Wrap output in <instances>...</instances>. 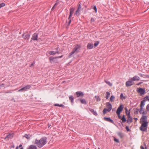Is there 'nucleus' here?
<instances>
[{"label": "nucleus", "mask_w": 149, "mask_h": 149, "mask_svg": "<svg viewBox=\"0 0 149 149\" xmlns=\"http://www.w3.org/2000/svg\"><path fill=\"white\" fill-rule=\"evenodd\" d=\"M24 137L27 139H29L31 137V135L29 134H25Z\"/></svg>", "instance_id": "nucleus-26"}, {"label": "nucleus", "mask_w": 149, "mask_h": 149, "mask_svg": "<svg viewBox=\"0 0 149 149\" xmlns=\"http://www.w3.org/2000/svg\"><path fill=\"white\" fill-rule=\"evenodd\" d=\"M131 79L132 81H138L139 80L140 78L139 77L135 75Z\"/></svg>", "instance_id": "nucleus-14"}, {"label": "nucleus", "mask_w": 149, "mask_h": 149, "mask_svg": "<svg viewBox=\"0 0 149 149\" xmlns=\"http://www.w3.org/2000/svg\"><path fill=\"white\" fill-rule=\"evenodd\" d=\"M121 119L123 123L125 122L126 120L125 118L124 115L123 116V117L121 118Z\"/></svg>", "instance_id": "nucleus-30"}, {"label": "nucleus", "mask_w": 149, "mask_h": 149, "mask_svg": "<svg viewBox=\"0 0 149 149\" xmlns=\"http://www.w3.org/2000/svg\"><path fill=\"white\" fill-rule=\"evenodd\" d=\"M56 53L59 54V52L58 51H56L55 52L53 51H51L49 52V54L50 55H54Z\"/></svg>", "instance_id": "nucleus-21"}, {"label": "nucleus", "mask_w": 149, "mask_h": 149, "mask_svg": "<svg viewBox=\"0 0 149 149\" xmlns=\"http://www.w3.org/2000/svg\"><path fill=\"white\" fill-rule=\"evenodd\" d=\"M69 100L71 101V103H73V100L74 99L73 96L72 95L70 96L69 97Z\"/></svg>", "instance_id": "nucleus-25"}, {"label": "nucleus", "mask_w": 149, "mask_h": 149, "mask_svg": "<svg viewBox=\"0 0 149 149\" xmlns=\"http://www.w3.org/2000/svg\"><path fill=\"white\" fill-rule=\"evenodd\" d=\"M146 113H147L144 111H143L142 112V113H140V114H143V115H146Z\"/></svg>", "instance_id": "nucleus-49"}, {"label": "nucleus", "mask_w": 149, "mask_h": 149, "mask_svg": "<svg viewBox=\"0 0 149 149\" xmlns=\"http://www.w3.org/2000/svg\"><path fill=\"white\" fill-rule=\"evenodd\" d=\"M78 8L81 9V5H80V4L79 5V7H78Z\"/></svg>", "instance_id": "nucleus-54"}, {"label": "nucleus", "mask_w": 149, "mask_h": 149, "mask_svg": "<svg viewBox=\"0 0 149 149\" xmlns=\"http://www.w3.org/2000/svg\"><path fill=\"white\" fill-rule=\"evenodd\" d=\"M104 120L109 122L112 123L114 124V122L113 120L111 119L110 118L104 117Z\"/></svg>", "instance_id": "nucleus-11"}, {"label": "nucleus", "mask_w": 149, "mask_h": 149, "mask_svg": "<svg viewBox=\"0 0 149 149\" xmlns=\"http://www.w3.org/2000/svg\"><path fill=\"white\" fill-rule=\"evenodd\" d=\"M22 146V145L21 144H20L19 146V147H21Z\"/></svg>", "instance_id": "nucleus-60"}, {"label": "nucleus", "mask_w": 149, "mask_h": 149, "mask_svg": "<svg viewBox=\"0 0 149 149\" xmlns=\"http://www.w3.org/2000/svg\"><path fill=\"white\" fill-rule=\"evenodd\" d=\"M107 107L108 108L109 111H111L112 108V106L110 102H108L106 103Z\"/></svg>", "instance_id": "nucleus-13"}, {"label": "nucleus", "mask_w": 149, "mask_h": 149, "mask_svg": "<svg viewBox=\"0 0 149 149\" xmlns=\"http://www.w3.org/2000/svg\"><path fill=\"white\" fill-rule=\"evenodd\" d=\"M13 134H9L7 135L5 137L4 139H11L13 137Z\"/></svg>", "instance_id": "nucleus-15"}, {"label": "nucleus", "mask_w": 149, "mask_h": 149, "mask_svg": "<svg viewBox=\"0 0 149 149\" xmlns=\"http://www.w3.org/2000/svg\"><path fill=\"white\" fill-rule=\"evenodd\" d=\"M118 135L120 137V138H122L124 136V134L123 133H121V132H118L117 133Z\"/></svg>", "instance_id": "nucleus-22"}, {"label": "nucleus", "mask_w": 149, "mask_h": 149, "mask_svg": "<svg viewBox=\"0 0 149 149\" xmlns=\"http://www.w3.org/2000/svg\"><path fill=\"white\" fill-rule=\"evenodd\" d=\"M76 94L77 95V97H83L84 94L81 91H77L76 93Z\"/></svg>", "instance_id": "nucleus-12"}, {"label": "nucleus", "mask_w": 149, "mask_h": 149, "mask_svg": "<svg viewBox=\"0 0 149 149\" xmlns=\"http://www.w3.org/2000/svg\"><path fill=\"white\" fill-rule=\"evenodd\" d=\"M47 143V138L43 137L40 140L36 139L34 143L39 148H41L43 146Z\"/></svg>", "instance_id": "nucleus-1"}, {"label": "nucleus", "mask_w": 149, "mask_h": 149, "mask_svg": "<svg viewBox=\"0 0 149 149\" xmlns=\"http://www.w3.org/2000/svg\"><path fill=\"white\" fill-rule=\"evenodd\" d=\"M38 38V34L37 33H34L32 36V37L31 38V40H37V38Z\"/></svg>", "instance_id": "nucleus-10"}, {"label": "nucleus", "mask_w": 149, "mask_h": 149, "mask_svg": "<svg viewBox=\"0 0 149 149\" xmlns=\"http://www.w3.org/2000/svg\"><path fill=\"white\" fill-rule=\"evenodd\" d=\"M140 148L141 149H145L144 147L142 146H141Z\"/></svg>", "instance_id": "nucleus-53"}, {"label": "nucleus", "mask_w": 149, "mask_h": 149, "mask_svg": "<svg viewBox=\"0 0 149 149\" xmlns=\"http://www.w3.org/2000/svg\"><path fill=\"white\" fill-rule=\"evenodd\" d=\"M134 82L131 79H129L128 81L126 82L125 85L127 87H129L133 85L134 84Z\"/></svg>", "instance_id": "nucleus-6"}, {"label": "nucleus", "mask_w": 149, "mask_h": 149, "mask_svg": "<svg viewBox=\"0 0 149 149\" xmlns=\"http://www.w3.org/2000/svg\"><path fill=\"white\" fill-rule=\"evenodd\" d=\"M63 56L62 55L61 56H58V57H57L56 58H61Z\"/></svg>", "instance_id": "nucleus-59"}, {"label": "nucleus", "mask_w": 149, "mask_h": 149, "mask_svg": "<svg viewBox=\"0 0 149 149\" xmlns=\"http://www.w3.org/2000/svg\"><path fill=\"white\" fill-rule=\"evenodd\" d=\"M110 95V93L107 92H106V98L107 99H108Z\"/></svg>", "instance_id": "nucleus-28"}, {"label": "nucleus", "mask_w": 149, "mask_h": 149, "mask_svg": "<svg viewBox=\"0 0 149 149\" xmlns=\"http://www.w3.org/2000/svg\"><path fill=\"white\" fill-rule=\"evenodd\" d=\"M35 61H34V62H33V63H32L30 66V67H31L32 66H33L34 65V64H35Z\"/></svg>", "instance_id": "nucleus-50"}, {"label": "nucleus", "mask_w": 149, "mask_h": 149, "mask_svg": "<svg viewBox=\"0 0 149 149\" xmlns=\"http://www.w3.org/2000/svg\"><path fill=\"white\" fill-rule=\"evenodd\" d=\"M20 149H24L23 148H20Z\"/></svg>", "instance_id": "nucleus-63"}, {"label": "nucleus", "mask_w": 149, "mask_h": 149, "mask_svg": "<svg viewBox=\"0 0 149 149\" xmlns=\"http://www.w3.org/2000/svg\"><path fill=\"white\" fill-rule=\"evenodd\" d=\"M145 148H146V145L145 144Z\"/></svg>", "instance_id": "nucleus-62"}, {"label": "nucleus", "mask_w": 149, "mask_h": 149, "mask_svg": "<svg viewBox=\"0 0 149 149\" xmlns=\"http://www.w3.org/2000/svg\"><path fill=\"white\" fill-rule=\"evenodd\" d=\"M95 97L96 99V100L97 102H99L100 101L101 99L99 96H95Z\"/></svg>", "instance_id": "nucleus-29"}, {"label": "nucleus", "mask_w": 149, "mask_h": 149, "mask_svg": "<svg viewBox=\"0 0 149 149\" xmlns=\"http://www.w3.org/2000/svg\"><path fill=\"white\" fill-rule=\"evenodd\" d=\"M80 10H81V9L78 8V9L77 10V12H78V11H80Z\"/></svg>", "instance_id": "nucleus-56"}, {"label": "nucleus", "mask_w": 149, "mask_h": 149, "mask_svg": "<svg viewBox=\"0 0 149 149\" xmlns=\"http://www.w3.org/2000/svg\"><path fill=\"white\" fill-rule=\"evenodd\" d=\"M31 85H29L26 86L24 87V89H25V91H26L28 89H30L31 88Z\"/></svg>", "instance_id": "nucleus-23"}, {"label": "nucleus", "mask_w": 149, "mask_h": 149, "mask_svg": "<svg viewBox=\"0 0 149 149\" xmlns=\"http://www.w3.org/2000/svg\"><path fill=\"white\" fill-rule=\"evenodd\" d=\"M130 110H129L130 111L128 112L127 116L128 117V119H127V123L129 124H130L132 122V119L131 117L130 116Z\"/></svg>", "instance_id": "nucleus-7"}, {"label": "nucleus", "mask_w": 149, "mask_h": 149, "mask_svg": "<svg viewBox=\"0 0 149 149\" xmlns=\"http://www.w3.org/2000/svg\"><path fill=\"white\" fill-rule=\"evenodd\" d=\"M30 36V34L29 33H23L22 35V37L24 39H28Z\"/></svg>", "instance_id": "nucleus-9"}, {"label": "nucleus", "mask_w": 149, "mask_h": 149, "mask_svg": "<svg viewBox=\"0 0 149 149\" xmlns=\"http://www.w3.org/2000/svg\"><path fill=\"white\" fill-rule=\"evenodd\" d=\"M139 109L137 108L136 109L134 112V114H137L138 113L139 111Z\"/></svg>", "instance_id": "nucleus-31"}, {"label": "nucleus", "mask_w": 149, "mask_h": 149, "mask_svg": "<svg viewBox=\"0 0 149 149\" xmlns=\"http://www.w3.org/2000/svg\"><path fill=\"white\" fill-rule=\"evenodd\" d=\"M18 147H19V146H17L16 147V149H18Z\"/></svg>", "instance_id": "nucleus-61"}, {"label": "nucleus", "mask_w": 149, "mask_h": 149, "mask_svg": "<svg viewBox=\"0 0 149 149\" xmlns=\"http://www.w3.org/2000/svg\"><path fill=\"white\" fill-rule=\"evenodd\" d=\"M146 100L144 99V100H142L141 102V104H140V107H143L144 106L145 104V103L146 102Z\"/></svg>", "instance_id": "nucleus-17"}, {"label": "nucleus", "mask_w": 149, "mask_h": 149, "mask_svg": "<svg viewBox=\"0 0 149 149\" xmlns=\"http://www.w3.org/2000/svg\"><path fill=\"white\" fill-rule=\"evenodd\" d=\"M120 99L121 100H123L125 99V97L123 96V94L122 93H121L120 95Z\"/></svg>", "instance_id": "nucleus-35"}, {"label": "nucleus", "mask_w": 149, "mask_h": 149, "mask_svg": "<svg viewBox=\"0 0 149 149\" xmlns=\"http://www.w3.org/2000/svg\"><path fill=\"white\" fill-rule=\"evenodd\" d=\"M108 110V109L106 108L104 109L103 111V113L104 114H105L107 112H109L110 111H109Z\"/></svg>", "instance_id": "nucleus-27"}, {"label": "nucleus", "mask_w": 149, "mask_h": 149, "mask_svg": "<svg viewBox=\"0 0 149 149\" xmlns=\"http://www.w3.org/2000/svg\"><path fill=\"white\" fill-rule=\"evenodd\" d=\"M115 99V97L114 95H112L111 96L110 99V101L111 102L114 101V100Z\"/></svg>", "instance_id": "nucleus-24"}, {"label": "nucleus", "mask_w": 149, "mask_h": 149, "mask_svg": "<svg viewBox=\"0 0 149 149\" xmlns=\"http://www.w3.org/2000/svg\"><path fill=\"white\" fill-rule=\"evenodd\" d=\"M11 92L10 91H8L7 92H6L5 93H11Z\"/></svg>", "instance_id": "nucleus-57"}, {"label": "nucleus", "mask_w": 149, "mask_h": 149, "mask_svg": "<svg viewBox=\"0 0 149 149\" xmlns=\"http://www.w3.org/2000/svg\"><path fill=\"white\" fill-rule=\"evenodd\" d=\"M104 81L107 84H108L109 86H112V84L109 81H107L106 80H105Z\"/></svg>", "instance_id": "nucleus-32"}, {"label": "nucleus", "mask_w": 149, "mask_h": 149, "mask_svg": "<svg viewBox=\"0 0 149 149\" xmlns=\"http://www.w3.org/2000/svg\"><path fill=\"white\" fill-rule=\"evenodd\" d=\"M74 10V8H71L70 9V14L68 19V26L71 23V20L70 19V17L72 16Z\"/></svg>", "instance_id": "nucleus-4"}, {"label": "nucleus", "mask_w": 149, "mask_h": 149, "mask_svg": "<svg viewBox=\"0 0 149 149\" xmlns=\"http://www.w3.org/2000/svg\"><path fill=\"white\" fill-rule=\"evenodd\" d=\"M93 45L91 44L90 43H89L87 46V48L91 49L93 48Z\"/></svg>", "instance_id": "nucleus-16"}, {"label": "nucleus", "mask_w": 149, "mask_h": 149, "mask_svg": "<svg viewBox=\"0 0 149 149\" xmlns=\"http://www.w3.org/2000/svg\"><path fill=\"white\" fill-rule=\"evenodd\" d=\"M80 46L79 45H75L72 51L70 53L69 56V57H71V56L74 53H78L79 50L80 49Z\"/></svg>", "instance_id": "nucleus-3"}, {"label": "nucleus", "mask_w": 149, "mask_h": 149, "mask_svg": "<svg viewBox=\"0 0 149 149\" xmlns=\"http://www.w3.org/2000/svg\"><path fill=\"white\" fill-rule=\"evenodd\" d=\"M22 91H25V89H24V87L18 91L19 92Z\"/></svg>", "instance_id": "nucleus-39"}, {"label": "nucleus", "mask_w": 149, "mask_h": 149, "mask_svg": "<svg viewBox=\"0 0 149 149\" xmlns=\"http://www.w3.org/2000/svg\"><path fill=\"white\" fill-rule=\"evenodd\" d=\"M54 106H58V107H64V106L62 104H54Z\"/></svg>", "instance_id": "nucleus-33"}, {"label": "nucleus", "mask_w": 149, "mask_h": 149, "mask_svg": "<svg viewBox=\"0 0 149 149\" xmlns=\"http://www.w3.org/2000/svg\"><path fill=\"white\" fill-rule=\"evenodd\" d=\"M91 21L92 22H94L95 21L94 19L93 18H92L91 19Z\"/></svg>", "instance_id": "nucleus-51"}, {"label": "nucleus", "mask_w": 149, "mask_h": 149, "mask_svg": "<svg viewBox=\"0 0 149 149\" xmlns=\"http://www.w3.org/2000/svg\"><path fill=\"white\" fill-rule=\"evenodd\" d=\"M139 76H141V77H143V76L142 74L141 73H139Z\"/></svg>", "instance_id": "nucleus-55"}, {"label": "nucleus", "mask_w": 149, "mask_h": 149, "mask_svg": "<svg viewBox=\"0 0 149 149\" xmlns=\"http://www.w3.org/2000/svg\"><path fill=\"white\" fill-rule=\"evenodd\" d=\"M79 12H80L79 11H78L77 12V10L76 11L75 14L76 15L78 16L79 15Z\"/></svg>", "instance_id": "nucleus-47"}, {"label": "nucleus", "mask_w": 149, "mask_h": 149, "mask_svg": "<svg viewBox=\"0 0 149 149\" xmlns=\"http://www.w3.org/2000/svg\"><path fill=\"white\" fill-rule=\"evenodd\" d=\"M125 128L127 131H130V130L129 128V127L128 126H126L125 127Z\"/></svg>", "instance_id": "nucleus-45"}, {"label": "nucleus", "mask_w": 149, "mask_h": 149, "mask_svg": "<svg viewBox=\"0 0 149 149\" xmlns=\"http://www.w3.org/2000/svg\"><path fill=\"white\" fill-rule=\"evenodd\" d=\"M119 118L121 119V116H120V115H118Z\"/></svg>", "instance_id": "nucleus-58"}, {"label": "nucleus", "mask_w": 149, "mask_h": 149, "mask_svg": "<svg viewBox=\"0 0 149 149\" xmlns=\"http://www.w3.org/2000/svg\"><path fill=\"white\" fill-rule=\"evenodd\" d=\"M146 110L147 111H149V104H148L146 106Z\"/></svg>", "instance_id": "nucleus-42"}, {"label": "nucleus", "mask_w": 149, "mask_h": 149, "mask_svg": "<svg viewBox=\"0 0 149 149\" xmlns=\"http://www.w3.org/2000/svg\"><path fill=\"white\" fill-rule=\"evenodd\" d=\"M5 3H0V8H1L5 6Z\"/></svg>", "instance_id": "nucleus-38"}, {"label": "nucleus", "mask_w": 149, "mask_h": 149, "mask_svg": "<svg viewBox=\"0 0 149 149\" xmlns=\"http://www.w3.org/2000/svg\"><path fill=\"white\" fill-rule=\"evenodd\" d=\"M123 107H122V105H120L118 107L117 110L116 112L117 114L120 115V112L123 111Z\"/></svg>", "instance_id": "nucleus-8"}, {"label": "nucleus", "mask_w": 149, "mask_h": 149, "mask_svg": "<svg viewBox=\"0 0 149 149\" xmlns=\"http://www.w3.org/2000/svg\"><path fill=\"white\" fill-rule=\"evenodd\" d=\"M144 98H146V100L149 101V96H147Z\"/></svg>", "instance_id": "nucleus-48"}, {"label": "nucleus", "mask_w": 149, "mask_h": 149, "mask_svg": "<svg viewBox=\"0 0 149 149\" xmlns=\"http://www.w3.org/2000/svg\"><path fill=\"white\" fill-rule=\"evenodd\" d=\"M114 140L116 142H117V143L119 142V141L118 139H116V138H114Z\"/></svg>", "instance_id": "nucleus-44"}, {"label": "nucleus", "mask_w": 149, "mask_h": 149, "mask_svg": "<svg viewBox=\"0 0 149 149\" xmlns=\"http://www.w3.org/2000/svg\"><path fill=\"white\" fill-rule=\"evenodd\" d=\"M57 5V3H56L54 5V6L52 8V10H54V9H55V6H56Z\"/></svg>", "instance_id": "nucleus-43"}, {"label": "nucleus", "mask_w": 149, "mask_h": 149, "mask_svg": "<svg viewBox=\"0 0 149 149\" xmlns=\"http://www.w3.org/2000/svg\"><path fill=\"white\" fill-rule=\"evenodd\" d=\"M143 107H140V110H139V113H142V112L143 111Z\"/></svg>", "instance_id": "nucleus-41"}, {"label": "nucleus", "mask_w": 149, "mask_h": 149, "mask_svg": "<svg viewBox=\"0 0 149 149\" xmlns=\"http://www.w3.org/2000/svg\"><path fill=\"white\" fill-rule=\"evenodd\" d=\"M125 110L126 111H125L126 113L127 114V113H127V108H125Z\"/></svg>", "instance_id": "nucleus-52"}, {"label": "nucleus", "mask_w": 149, "mask_h": 149, "mask_svg": "<svg viewBox=\"0 0 149 149\" xmlns=\"http://www.w3.org/2000/svg\"><path fill=\"white\" fill-rule=\"evenodd\" d=\"M148 122L145 120H142V124L140 127V130L142 131H145L147 130Z\"/></svg>", "instance_id": "nucleus-2"}, {"label": "nucleus", "mask_w": 149, "mask_h": 149, "mask_svg": "<svg viewBox=\"0 0 149 149\" xmlns=\"http://www.w3.org/2000/svg\"><path fill=\"white\" fill-rule=\"evenodd\" d=\"M78 100H79L80 101L81 103L82 104H86V102L85 100L84 99H78Z\"/></svg>", "instance_id": "nucleus-18"}, {"label": "nucleus", "mask_w": 149, "mask_h": 149, "mask_svg": "<svg viewBox=\"0 0 149 149\" xmlns=\"http://www.w3.org/2000/svg\"><path fill=\"white\" fill-rule=\"evenodd\" d=\"M99 41H96L95 42V43L94 44L95 47H96L97 46V45H98V44H99Z\"/></svg>", "instance_id": "nucleus-36"}, {"label": "nucleus", "mask_w": 149, "mask_h": 149, "mask_svg": "<svg viewBox=\"0 0 149 149\" xmlns=\"http://www.w3.org/2000/svg\"><path fill=\"white\" fill-rule=\"evenodd\" d=\"M55 58L54 57H50L49 58V60L51 63H52Z\"/></svg>", "instance_id": "nucleus-37"}, {"label": "nucleus", "mask_w": 149, "mask_h": 149, "mask_svg": "<svg viewBox=\"0 0 149 149\" xmlns=\"http://www.w3.org/2000/svg\"><path fill=\"white\" fill-rule=\"evenodd\" d=\"M4 84H0V89L1 88H2L4 87Z\"/></svg>", "instance_id": "nucleus-46"}, {"label": "nucleus", "mask_w": 149, "mask_h": 149, "mask_svg": "<svg viewBox=\"0 0 149 149\" xmlns=\"http://www.w3.org/2000/svg\"><path fill=\"white\" fill-rule=\"evenodd\" d=\"M27 149H37V148L36 146L31 145Z\"/></svg>", "instance_id": "nucleus-20"}, {"label": "nucleus", "mask_w": 149, "mask_h": 149, "mask_svg": "<svg viewBox=\"0 0 149 149\" xmlns=\"http://www.w3.org/2000/svg\"><path fill=\"white\" fill-rule=\"evenodd\" d=\"M135 119H136H136H137V118H135Z\"/></svg>", "instance_id": "nucleus-64"}, {"label": "nucleus", "mask_w": 149, "mask_h": 149, "mask_svg": "<svg viewBox=\"0 0 149 149\" xmlns=\"http://www.w3.org/2000/svg\"><path fill=\"white\" fill-rule=\"evenodd\" d=\"M147 118V116H143L141 118V119H142V120H146V121Z\"/></svg>", "instance_id": "nucleus-34"}, {"label": "nucleus", "mask_w": 149, "mask_h": 149, "mask_svg": "<svg viewBox=\"0 0 149 149\" xmlns=\"http://www.w3.org/2000/svg\"><path fill=\"white\" fill-rule=\"evenodd\" d=\"M93 8L95 10V12L96 13L97 12V8L95 6H94L93 7Z\"/></svg>", "instance_id": "nucleus-40"}, {"label": "nucleus", "mask_w": 149, "mask_h": 149, "mask_svg": "<svg viewBox=\"0 0 149 149\" xmlns=\"http://www.w3.org/2000/svg\"><path fill=\"white\" fill-rule=\"evenodd\" d=\"M137 92L140 93V95L142 96L146 93L145 89L138 88L136 89Z\"/></svg>", "instance_id": "nucleus-5"}, {"label": "nucleus", "mask_w": 149, "mask_h": 149, "mask_svg": "<svg viewBox=\"0 0 149 149\" xmlns=\"http://www.w3.org/2000/svg\"><path fill=\"white\" fill-rule=\"evenodd\" d=\"M89 109L90 111L92 113H93L95 116H97V112L96 111H95L94 110L91 109L89 108Z\"/></svg>", "instance_id": "nucleus-19"}]
</instances>
